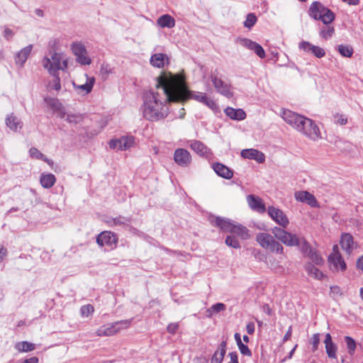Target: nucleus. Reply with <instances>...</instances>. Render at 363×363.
Returning a JSON list of instances; mask_svg holds the SVG:
<instances>
[{
    "instance_id": "f257e3e1",
    "label": "nucleus",
    "mask_w": 363,
    "mask_h": 363,
    "mask_svg": "<svg viewBox=\"0 0 363 363\" xmlns=\"http://www.w3.org/2000/svg\"><path fill=\"white\" fill-rule=\"evenodd\" d=\"M177 102L173 74L163 72L157 77L155 89L145 93L143 96V116L152 122L163 120L169 113V104Z\"/></svg>"
},
{
    "instance_id": "f03ea898",
    "label": "nucleus",
    "mask_w": 363,
    "mask_h": 363,
    "mask_svg": "<svg viewBox=\"0 0 363 363\" xmlns=\"http://www.w3.org/2000/svg\"><path fill=\"white\" fill-rule=\"evenodd\" d=\"M173 78L177 102H184L189 99H194L203 104L213 111L218 109L216 103L209 98L206 94L190 91L186 85L185 77L182 74H173Z\"/></svg>"
},
{
    "instance_id": "7ed1b4c3",
    "label": "nucleus",
    "mask_w": 363,
    "mask_h": 363,
    "mask_svg": "<svg viewBox=\"0 0 363 363\" xmlns=\"http://www.w3.org/2000/svg\"><path fill=\"white\" fill-rule=\"evenodd\" d=\"M274 235L281 242L287 246H299L301 250L309 257L310 259L316 265L323 263V258L313 251L304 238H298L296 235L289 233L281 228L275 227L272 230Z\"/></svg>"
},
{
    "instance_id": "20e7f679",
    "label": "nucleus",
    "mask_w": 363,
    "mask_h": 363,
    "mask_svg": "<svg viewBox=\"0 0 363 363\" xmlns=\"http://www.w3.org/2000/svg\"><path fill=\"white\" fill-rule=\"evenodd\" d=\"M209 222L218 227L223 232L235 233L242 240H248L250 238L249 230L244 225L224 217L210 215L208 216Z\"/></svg>"
},
{
    "instance_id": "39448f33",
    "label": "nucleus",
    "mask_w": 363,
    "mask_h": 363,
    "mask_svg": "<svg viewBox=\"0 0 363 363\" xmlns=\"http://www.w3.org/2000/svg\"><path fill=\"white\" fill-rule=\"evenodd\" d=\"M41 64L49 74L59 73L60 70L66 72L68 57L62 52L51 51L42 59Z\"/></svg>"
},
{
    "instance_id": "423d86ee",
    "label": "nucleus",
    "mask_w": 363,
    "mask_h": 363,
    "mask_svg": "<svg viewBox=\"0 0 363 363\" xmlns=\"http://www.w3.org/2000/svg\"><path fill=\"white\" fill-rule=\"evenodd\" d=\"M308 14L315 20H320L325 25L330 23L335 19L333 12L319 1H314L311 4L308 9Z\"/></svg>"
},
{
    "instance_id": "0eeeda50",
    "label": "nucleus",
    "mask_w": 363,
    "mask_h": 363,
    "mask_svg": "<svg viewBox=\"0 0 363 363\" xmlns=\"http://www.w3.org/2000/svg\"><path fill=\"white\" fill-rule=\"evenodd\" d=\"M256 240L259 245L266 250L275 252L278 254H282L284 248L282 245L275 240L270 234L259 233L256 236Z\"/></svg>"
},
{
    "instance_id": "6e6552de",
    "label": "nucleus",
    "mask_w": 363,
    "mask_h": 363,
    "mask_svg": "<svg viewBox=\"0 0 363 363\" xmlns=\"http://www.w3.org/2000/svg\"><path fill=\"white\" fill-rule=\"evenodd\" d=\"M297 131L314 141L321 138L318 125L313 121L306 117H304Z\"/></svg>"
},
{
    "instance_id": "1a4fd4ad",
    "label": "nucleus",
    "mask_w": 363,
    "mask_h": 363,
    "mask_svg": "<svg viewBox=\"0 0 363 363\" xmlns=\"http://www.w3.org/2000/svg\"><path fill=\"white\" fill-rule=\"evenodd\" d=\"M94 83L95 78L94 77L83 74L72 82V85L78 94L86 95L91 91Z\"/></svg>"
},
{
    "instance_id": "9d476101",
    "label": "nucleus",
    "mask_w": 363,
    "mask_h": 363,
    "mask_svg": "<svg viewBox=\"0 0 363 363\" xmlns=\"http://www.w3.org/2000/svg\"><path fill=\"white\" fill-rule=\"evenodd\" d=\"M130 320H124L113 323L107 324L97 329L96 333L98 336H111L126 329L130 326Z\"/></svg>"
},
{
    "instance_id": "9b49d317",
    "label": "nucleus",
    "mask_w": 363,
    "mask_h": 363,
    "mask_svg": "<svg viewBox=\"0 0 363 363\" xmlns=\"http://www.w3.org/2000/svg\"><path fill=\"white\" fill-rule=\"evenodd\" d=\"M135 144V138L131 135L122 136L119 138H114L109 141L108 145L111 149L117 151H125L129 150Z\"/></svg>"
},
{
    "instance_id": "f8f14e48",
    "label": "nucleus",
    "mask_w": 363,
    "mask_h": 363,
    "mask_svg": "<svg viewBox=\"0 0 363 363\" xmlns=\"http://www.w3.org/2000/svg\"><path fill=\"white\" fill-rule=\"evenodd\" d=\"M73 54L76 56L77 62L82 65H89L91 60L88 56L85 46L81 43H73L71 46Z\"/></svg>"
},
{
    "instance_id": "ddd939ff",
    "label": "nucleus",
    "mask_w": 363,
    "mask_h": 363,
    "mask_svg": "<svg viewBox=\"0 0 363 363\" xmlns=\"http://www.w3.org/2000/svg\"><path fill=\"white\" fill-rule=\"evenodd\" d=\"M328 262L330 268L335 271H345L346 269V263L343 260L337 245H334L333 252L328 257Z\"/></svg>"
},
{
    "instance_id": "4468645a",
    "label": "nucleus",
    "mask_w": 363,
    "mask_h": 363,
    "mask_svg": "<svg viewBox=\"0 0 363 363\" xmlns=\"http://www.w3.org/2000/svg\"><path fill=\"white\" fill-rule=\"evenodd\" d=\"M211 80L217 92L228 99L233 97V92L231 90L230 85L228 84L220 78L213 74L211 76Z\"/></svg>"
},
{
    "instance_id": "2eb2a0df",
    "label": "nucleus",
    "mask_w": 363,
    "mask_h": 363,
    "mask_svg": "<svg viewBox=\"0 0 363 363\" xmlns=\"http://www.w3.org/2000/svg\"><path fill=\"white\" fill-rule=\"evenodd\" d=\"M281 117L287 124L298 130L305 116L290 110H284Z\"/></svg>"
},
{
    "instance_id": "dca6fc26",
    "label": "nucleus",
    "mask_w": 363,
    "mask_h": 363,
    "mask_svg": "<svg viewBox=\"0 0 363 363\" xmlns=\"http://www.w3.org/2000/svg\"><path fill=\"white\" fill-rule=\"evenodd\" d=\"M96 242L100 246L116 247L118 242L116 235L111 231H104L96 237Z\"/></svg>"
},
{
    "instance_id": "f3484780",
    "label": "nucleus",
    "mask_w": 363,
    "mask_h": 363,
    "mask_svg": "<svg viewBox=\"0 0 363 363\" xmlns=\"http://www.w3.org/2000/svg\"><path fill=\"white\" fill-rule=\"evenodd\" d=\"M268 214L277 224L286 228L289 224L286 216L279 208L271 206L268 208Z\"/></svg>"
},
{
    "instance_id": "a211bd4d",
    "label": "nucleus",
    "mask_w": 363,
    "mask_h": 363,
    "mask_svg": "<svg viewBox=\"0 0 363 363\" xmlns=\"http://www.w3.org/2000/svg\"><path fill=\"white\" fill-rule=\"evenodd\" d=\"M298 48L305 52L313 54L318 58H321L325 55V52L323 48L314 45L308 41L301 42Z\"/></svg>"
},
{
    "instance_id": "6ab92c4d",
    "label": "nucleus",
    "mask_w": 363,
    "mask_h": 363,
    "mask_svg": "<svg viewBox=\"0 0 363 363\" xmlns=\"http://www.w3.org/2000/svg\"><path fill=\"white\" fill-rule=\"evenodd\" d=\"M5 124L14 133L19 132L23 127V122L14 113H11L6 116Z\"/></svg>"
},
{
    "instance_id": "aec40b11",
    "label": "nucleus",
    "mask_w": 363,
    "mask_h": 363,
    "mask_svg": "<svg viewBox=\"0 0 363 363\" xmlns=\"http://www.w3.org/2000/svg\"><path fill=\"white\" fill-rule=\"evenodd\" d=\"M174 160L178 165L187 167L191 162V157L186 150L179 148L174 151Z\"/></svg>"
},
{
    "instance_id": "412c9836",
    "label": "nucleus",
    "mask_w": 363,
    "mask_h": 363,
    "mask_svg": "<svg viewBox=\"0 0 363 363\" xmlns=\"http://www.w3.org/2000/svg\"><path fill=\"white\" fill-rule=\"evenodd\" d=\"M106 223L111 227L120 226L125 229H128L129 231L134 233L136 232V229L129 225L130 220L125 217L118 216L116 218H108L107 220H106Z\"/></svg>"
},
{
    "instance_id": "4be33fe9",
    "label": "nucleus",
    "mask_w": 363,
    "mask_h": 363,
    "mask_svg": "<svg viewBox=\"0 0 363 363\" xmlns=\"http://www.w3.org/2000/svg\"><path fill=\"white\" fill-rule=\"evenodd\" d=\"M340 245L343 250L350 255L353 250L357 247V244L353 240V237L349 233H344L342 235L340 240Z\"/></svg>"
},
{
    "instance_id": "5701e85b",
    "label": "nucleus",
    "mask_w": 363,
    "mask_h": 363,
    "mask_svg": "<svg viewBox=\"0 0 363 363\" xmlns=\"http://www.w3.org/2000/svg\"><path fill=\"white\" fill-rule=\"evenodd\" d=\"M240 155L245 159L254 160L259 163H263L265 161L264 153L255 149L243 150Z\"/></svg>"
},
{
    "instance_id": "b1692460",
    "label": "nucleus",
    "mask_w": 363,
    "mask_h": 363,
    "mask_svg": "<svg viewBox=\"0 0 363 363\" xmlns=\"http://www.w3.org/2000/svg\"><path fill=\"white\" fill-rule=\"evenodd\" d=\"M190 147L195 152L203 157H208L212 155L211 150L199 140L191 141Z\"/></svg>"
},
{
    "instance_id": "393cba45",
    "label": "nucleus",
    "mask_w": 363,
    "mask_h": 363,
    "mask_svg": "<svg viewBox=\"0 0 363 363\" xmlns=\"http://www.w3.org/2000/svg\"><path fill=\"white\" fill-rule=\"evenodd\" d=\"M150 62L155 67L163 68L169 64V57L164 53H155L150 57Z\"/></svg>"
},
{
    "instance_id": "a878e982",
    "label": "nucleus",
    "mask_w": 363,
    "mask_h": 363,
    "mask_svg": "<svg viewBox=\"0 0 363 363\" xmlns=\"http://www.w3.org/2000/svg\"><path fill=\"white\" fill-rule=\"evenodd\" d=\"M296 201L306 203V204H316L317 201L315 196L306 191H299L294 194Z\"/></svg>"
},
{
    "instance_id": "bb28decb",
    "label": "nucleus",
    "mask_w": 363,
    "mask_h": 363,
    "mask_svg": "<svg viewBox=\"0 0 363 363\" xmlns=\"http://www.w3.org/2000/svg\"><path fill=\"white\" fill-rule=\"evenodd\" d=\"M324 344L325 346V351L329 358L336 359L337 355V346L332 340V337L330 333L325 335Z\"/></svg>"
},
{
    "instance_id": "cd10ccee",
    "label": "nucleus",
    "mask_w": 363,
    "mask_h": 363,
    "mask_svg": "<svg viewBox=\"0 0 363 363\" xmlns=\"http://www.w3.org/2000/svg\"><path fill=\"white\" fill-rule=\"evenodd\" d=\"M212 166L215 172L220 177L227 179H231L233 177V171L224 164L217 162L213 164Z\"/></svg>"
},
{
    "instance_id": "c85d7f7f",
    "label": "nucleus",
    "mask_w": 363,
    "mask_h": 363,
    "mask_svg": "<svg viewBox=\"0 0 363 363\" xmlns=\"http://www.w3.org/2000/svg\"><path fill=\"white\" fill-rule=\"evenodd\" d=\"M33 49V45H29L21 50L15 57V61L20 67H23Z\"/></svg>"
},
{
    "instance_id": "c756f323",
    "label": "nucleus",
    "mask_w": 363,
    "mask_h": 363,
    "mask_svg": "<svg viewBox=\"0 0 363 363\" xmlns=\"http://www.w3.org/2000/svg\"><path fill=\"white\" fill-rule=\"evenodd\" d=\"M45 101L52 110L57 113H58L59 116L60 118H64L65 116V113L64 108L60 101L57 99L52 98H45Z\"/></svg>"
},
{
    "instance_id": "7c9ffc66",
    "label": "nucleus",
    "mask_w": 363,
    "mask_h": 363,
    "mask_svg": "<svg viewBox=\"0 0 363 363\" xmlns=\"http://www.w3.org/2000/svg\"><path fill=\"white\" fill-rule=\"evenodd\" d=\"M224 112L226 116L233 120L241 121L246 117L245 112L241 108L235 109L231 107H227Z\"/></svg>"
},
{
    "instance_id": "2f4dec72",
    "label": "nucleus",
    "mask_w": 363,
    "mask_h": 363,
    "mask_svg": "<svg viewBox=\"0 0 363 363\" xmlns=\"http://www.w3.org/2000/svg\"><path fill=\"white\" fill-rule=\"evenodd\" d=\"M226 342L223 341L218 350L214 352L211 363H221L225 354Z\"/></svg>"
},
{
    "instance_id": "473e14b6",
    "label": "nucleus",
    "mask_w": 363,
    "mask_h": 363,
    "mask_svg": "<svg viewBox=\"0 0 363 363\" xmlns=\"http://www.w3.org/2000/svg\"><path fill=\"white\" fill-rule=\"evenodd\" d=\"M56 182V178L51 173L42 174L40 178V182L43 187L45 189L51 188Z\"/></svg>"
},
{
    "instance_id": "72a5a7b5",
    "label": "nucleus",
    "mask_w": 363,
    "mask_h": 363,
    "mask_svg": "<svg viewBox=\"0 0 363 363\" xmlns=\"http://www.w3.org/2000/svg\"><path fill=\"white\" fill-rule=\"evenodd\" d=\"M158 26L161 28H173L175 25V21L174 18L168 14L161 16L157 21Z\"/></svg>"
},
{
    "instance_id": "f704fd0d",
    "label": "nucleus",
    "mask_w": 363,
    "mask_h": 363,
    "mask_svg": "<svg viewBox=\"0 0 363 363\" xmlns=\"http://www.w3.org/2000/svg\"><path fill=\"white\" fill-rule=\"evenodd\" d=\"M15 349L19 352H28L35 349V345L28 341L18 342L15 345Z\"/></svg>"
},
{
    "instance_id": "c9c22d12",
    "label": "nucleus",
    "mask_w": 363,
    "mask_h": 363,
    "mask_svg": "<svg viewBox=\"0 0 363 363\" xmlns=\"http://www.w3.org/2000/svg\"><path fill=\"white\" fill-rule=\"evenodd\" d=\"M306 270L308 272V275L316 279L320 280L324 277L323 272H320L316 267H315L311 263H308L306 265Z\"/></svg>"
},
{
    "instance_id": "e433bc0d",
    "label": "nucleus",
    "mask_w": 363,
    "mask_h": 363,
    "mask_svg": "<svg viewBox=\"0 0 363 363\" xmlns=\"http://www.w3.org/2000/svg\"><path fill=\"white\" fill-rule=\"evenodd\" d=\"M50 75L52 79L49 81L48 88L57 91H60L61 89V83L59 73L50 74Z\"/></svg>"
},
{
    "instance_id": "4c0bfd02",
    "label": "nucleus",
    "mask_w": 363,
    "mask_h": 363,
    "mask_svg": "<svg viewBox=\"0 0 363 363\" xmlns=\"http://www.w3.org/2000/svg\"><path fill=\"white\" fill-rule=\"evenodd\" d=\"M226 308L225 305L222 303H218L210 307L206 313L208 317H211L213 314L225 311Z\"/></svg>"
},
{
    "instance_id": "58836bf2",
    "label": "nucleus",
    "mask_w": 363,
    "mask_h": 363,
    "mask_svg": "<svg viewBox=\"0 0 363 363\" xmlns=\"http://www.w3.org/2000/svg\"><path fill=\"white\" fill-rule=\"evenodd\" d=\"M337 50L342 56L346 57H350L353 54V49L350 45H340Z\"/></svg>"
},
{
    "instance_id": "ea45409f",
    "label": "nucleus",
    "mask_w": 363,
    "mask_h": 363,
    "mask_svg": "<svg viewBox=\"0 0 363 363\" xmlns=\"http://www.w3.org/2000/svg\"><path fill=\"white\" fill-rule=\"evenodd\" d=\"M345 341L347 345V348L350 354L352 355L354 353L356 349V342L354 340L350 337H345Z\"/></svg>"
},
{
    "instance_id": "a19ab883",
    "label": "nucleus",
    "mask_w": 363,
    "mask_h": 363,
    "mask_svg": "<svg viewBox=\"0 0 363 363\" xmlns=\"http://www.w3.org/2000/svg\"><path fill=\"white\" fill-rule=\"evenodd\" d=\"M225 244L234 249L240 248V245L238 240L233 235H228L225 240Z\"/></svg>"
},
{
    "instance_id": "79ce46f5",
    "label": "nucleus",
    "mask_w": 363,
    "mask_h": 363,
    "mask_svg": "<svg viewBox=\"0 0 363 363\" xmlns=\"http://www.w3.org/2000/svg\"><path fill=\"white\" fill-rule=\"evenodd\" d=\"M257 21V18L254 13H248L244 22V26L248 29H250L256 23Z\"/></svg>"
},
{
    "instance_id": "37998d69",
    "label": "nucleus",
    "mask_w": 363,
    "mask_h": 363,
    "mask_svg": "<svg viewBox=\"0 0 363 363\" xmlns=\"http://www.w3.org/2000/svg\"><path fill=\"white\" fill-rule=\"evenodd\" d=\"M249 50L254 51L255 53L260 58L265 57V52L264 49L259 44L257 43L256 42L252 43V48H250Z\"/></svg>"
},
{
    "instance_id": "c03bdc74",
    "label": "nucleus",
    "mask_w": 363,
    "mask_h": 363,
    "mask_svg": "<svg viewBox=\"0 0 363 363\" xmlns=\"http://www.w3.org/2000/svg\"><path fill=\"white\" fill-rule=\"evenodd\" d=\"M334 31L335 30L333 26H327L324 28L321 29L320 34L323 38L328 39L333 35Z\"/></svg>"
},
{
    "instance_id": "a18cd8bd",
    "label": "nucleus",
    "mask_w": 363,
    "mask_h": 363,
    "mask_svg": "<svg viewBox=\"0 0 363 363\" xmlns=\"http://www.w3.org/2000/svg\"><path fill=\"white\" fill-rule=\"evenodd\" d=\"M29 153L30 155L33 158L40 159L48 162V160L46 158V157L35 147L30 148Z\"/></svg>"
},
{
    "instance_id": "49530a36",
    "label": "nucleus",
    "mask_w": 363,
    "mask_h": 363,
    "mask_svg": "<svg viewBox=\"0 0 363 363\" xmlns=\"http://www.w3.org/2000/svg\"><path fill=\"white\" fill-rule=\"evenodd\" d=\"M93 312L94 307L90 304L82 306L80 308V313L82 316L83 317H88L89 315L92 314Z\"/></svg>"
},
{
    "instance_id": "de8ad7c7",
    "label": "nucleus",
    "mask_w": 363,
    "mask_h": 363,
    "mask_svg": "<svg viewBox=\"0 0 363 363\" xmlns=\"http://www.w3.org/2000/svg\"><path fill=\"white\" fill-rule=\"evenodd\" d=\"M66 121L70 123L77 124L81 122L82 116L78 114L68 113L66 116Z\"/></svg>"
},
{
    "instance_id": "09e8293b",
    "label": "nucleus",
    "mask_w": 363,
    "mask_h": 363,
    "mask_svg": "<svg viewBox=\"0 0 363 363\" xmlns=\"http://www.w3.org/2000/svg\"><path fill=\"white\" fill-rule=\"evenodd\" d=\"M236 43L249 50L250 48H252V45L254 41L248 38H238L236 40Z\"/></svg>"
},
{
    "instance_id": "8fccbe9b",
    "label": "nucleus",
    "mask_w": 363,
    "mask_h": 363,
    "mask_svg": "<svg viewBox=\"0 0 363 363\" xmlns=\"http://www.w3.org/2000/svg\"><path fill=\"white\" fill-rule=\"evenodd\" d=\"M112 68L108 64L104 63L101 66L100 72L103 77H108L109 74L112 73Z\"/></svg>"
},
{
    "instance_id": "3c124183",
    "label": "nucleus",
    "mask_w": 363,
    "mask_h": 363,
    "mask_svg": "<svg viewBox=\"0 0 363 363\" xmlns=\"http://www.w3.org/2000/svg\"><path fill=\"white\" fill-rule=\"evenodd\" d=\"M247 202L248 204H262L261 199L252 194L247 196Z\"/></svg>"
},
{
    "instance_id": "603ef678",
    "label": "nucleus",
    "mask_w": 363,
    "mask_h": 363,
    "mask_svg": "<svg viewBox=\"0 0 363 363\" xmlns=\"http://www.w3.org/2000/svg\"><path fill=\"white\" fill-rule=\"evenodd\" d=\"M319 343H320V334L315 333L312 337L313 351H315L318 350Z\"/></svg>"
},
{
    "instance_id": "864d4df0",
    "label": "nucleus",
    "mask_w": 363,
    "mask_h": 363,
    "mask_svg": "<svg viewBox=\"0 0 363 363\" xmlns=\"http://www.w3.org/2000/svg\"><path fill=\"white\" fill-rule=\"evenodd\" d=\"M179 329V323H171L168 325L167 328V330L170 334H175Z\"/></svg>"
},
{
    "instance_id": "5fc2aeb1",
    "label": "nucleus",
    "mask_w": 363,
    "mask_h": 363,
    "mask_svg": "<svg viewBox=\"0 0 363 363\" xmlns=\"http://www.w3.org/2000/svg\"><path fill=\"white\" fill-rule=\"evenodd\" d=\"M7 255H8L7 249L2 245H0V263L2 262L5 259Z\"/></svg>"
},
{
    "instance_id": "6e6d98bb",
    "label": "nucleus",
    "mask_w": 363,
    "mask_h": 363,
    "mask_svg": "<svg viewBox=\"0 0 363 363\" xmlns=\"http://www.w3.org/2000/svg\"><path fill=\"white\" fill-rule=\"evenodd\" d=\"M340 289L337 286H333L330 287V294L333 297L335 298L340 295Z\"/></svg>"
},
{
    "instance_id": "4d7b16f0",
    "label": "nucleus",
    "mask_w": 363,
    "mask_h": 363,
    "mask_svg": "<svg viewBox=\"0 0 363 363\" xmlns=\"http://www.w3.org/2000/svg\"><path fill=\"white\" fill-rule=\"evenodd\" d=\"M336 122L340 125H345L347 122V118L343 115L335 116Z\"/></svg>"
},
{
    "instance_id": "13d9d810",
    "label": "nucleus",
    "mask_w": 363,
    "mask_h": 363,
    "mask_svg": "<svg viewBox=\"0 0 363 363\" xmlns=\"http://www.w3.org/2000/svg\"><path fill=\"white\" fill-rule=\"evenodd\" d=\"M13 32L9 28H5L4 30V37L7 40H10L13 36Z\"/></svg>"
},
{
    "instance_id": "bf43d9fd",
    "label": "nucleus",
    "mask_w": 363,
    "mask_h": 363,
    "mask_svg": "<svg viewBox=\"0 0 363 363\" xmlns=\"http://www.w3.org/2000/svg\"><path fill=\"white\" fill-rule=\"evenodd\" d=\"M250 207L253 211L259 213H262L266 211L265 206H250Z\"/></svg>"
},
{
    "instance_id": "052dcab7",
    "label": "nucleus",
    "mask_w": 363,
    "mask_h": 363,
    "mask_svg": "<svg viewBox=\"0 0 363 363\" xmlns=\"http://www.w3.org/2000/svg\"><path fill=\"white\" fill-rule=\"evenodd\" d=\"M255 329V323L252 322L248 323L246 325L247 333L250 335L254 333Z\"/></svg>"
},
{
    "instance_id": "680f3d73",
    "label": "nucleus",
    "mask_w": 363,
    "mask_h": 363,
    "mask_svg": "<svg viewBox=\"0 0 363 363\" xmlns=\"http://www.w3.org/2000/svg\"><path fill=\"white\" fill-rule=\"evenodd\" d=\"M297 347H298V345H295V346L293 347V349L289 352V355L285 357L284 359H282L281 360V362H284L287 359H291L293 355H294V352H295V351H296V348H297Z\"/></svg>"
},
{
    "instance_id": "e2e57ef3",
    "label": "nucleus",
    "mask_w": 363,
    "mask_h": 363,
    "mask_svg": "<svg viewBox=\"0 0 363 363\" xmlns=\"http://www.w3.org/2000/svg\"><path fill=\"white\" fill-rule=\"evenodd\" d=\"M240 352L246 356L250 357L252 355L251 351L247 345H244L240 349Z\"/></svg>"
},
{
    "instance_id": "0e129e2a",
    "label": "nucleus",
    "mask_w": 363,
    "mask_h": 363,
    "mask_svg": "<svg viewBox=\"0 0 363 363\" xmlns=\"http://www.w3.org/2000/svg\"><path fill=\"white\" fill-rule=\"evenodd\" d=\"M291 335H292V326H289L287 332L286 333V334L284 335V336L283 337V342H285L286 341L289 340L291 338Z\"/></svg>"
},
{
    "instance_id": "69168bd1",
    "label": "nucleus",
    "mask_w": 363,
    "mask_h": 363,
    "mask_svg": "<svg viewBox=\"0 0 363 363\" xmlns=\"http://www.w3.org/2000/svg\"><path fill=\"white\" fill-rule=\"evenodd\" d=\"M229 357L230 358V360L228 363H238V354H236V352H230L229 354Z\"/></svg>"
},
{
    "instance_id": "338daca9",
    "label": "nucleus",
    "mask_w": 363,
    "mask_h": 363,
    "mask_svg": "<svg viewBox=\"0 0 363 363\" xmlns=\"http://www.w3.org/2000/svg\"><path fill=\"white\" fill-rule=\"evenodd\" d=\"M38 358L36 357H33L28 359H26L23 360L22 363H38Z\"/></svg>"
},
{
    "instance_id": "774afa93",
    "label": "nucleus",
    "mask_w": 363,
    "mask_h": 363,
    "mask_svg": "<svg viewBox=\"0 0 363 363\" xmlns=\"http://www.w3.org/2000/svg\"><path fill=\"white\" fill-rule=\"evenodd\" d=\"M357 264V267L363 271V255L358 259Z\"/></svg>"
}]
</instances>
